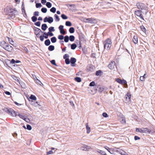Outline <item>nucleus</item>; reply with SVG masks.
I'll return each mask as SVG.
<instances>
[{"instance_id": "nucleus-57", "label": "nucleus", "mask_w": 155, "mask_h": 155, "mask_svg": "<svg viewBox=\"0 0 155 155\" xmlns=\"http://www.w3.org/2000/svg\"><path fill=\"white\" fill-rule=\"evenodd\" d=\"M60 32L61 34H62L63 35H64L65 33V31L64 30V29L60 30Z\"/></svg>"}, {"instance_id": "nucleus-13", "label": "nucleus", "mask_w": 155, "mask_h": 155, "mask_svg": "<svg viewBox=\"0 0 155 155\" xmlns=\"http://www.w3.org/2000/svg\"><path fill=\"white\" fill-rule=\"evenodd\" d=\"M89 23H92V24H95L97 22V21L96 19L92 18H89Z\"/></svg>"}, {"instance_id": "nucleus-4", "label": "nucleus", "mask_w": 155, "mask_h": 155, "mask_svg": "<svg viewBox=\"0 0 155 155\" xmlns=\"http://www.w3.org/2000/svg\"><path fill=\"white\" fill-rule=\"evenodd\" d=\"M136 131L137 132L149 134H152L155 132V131H154V132H153L151 130H149L146 128H137L136 129Z\"/></svg>"}, {"instance_id": "nucleus-8", "label": "nucleus", "mask_w": 155, "mask_h": 155, "mask_svg": "<svg viewBox=\"0 0 155 155\" xmlns=\"http://www.w3.org/2000/svg\"><path fill=\"white\" fill-rule=\"evenodd\" d=\"M91 148V147L90 146L85 145L82 146L81 148V149L83 150H88Z\"/></svg>"}, {"instance_id": "nucleus-61", "label": "nucleus", "mask_w": 155, "mask_h": 155, "mask_svg": "<svg viewBox=\"0 0 155 155\" xmlns=\"http://www.w3.org/2000/svg\"><path fill=\"white\" fill-rule=\"evenodd\" d=\"M40 39L41 41H43L44 40V37L42 35L40 37Z\"/></svg>"}, {"instance_id": "nucleus-59", "label": "nucleus", "mask_w": 155, "mask_h": 155, "mask_svg": "<svg viewBox=\"0 0 155 155\" xmlns=\"http://www.w3.org/2000/svg\"><path fill=\"white\" fill-rule=\"evenodd\" d=\"M34 15L35 16H38L39 15V12L38 11H36L34 12Z\"/></svg>"}, {"instance_id": "nucleus-42", "label": "nucleus", "mask_w": 155, "mask_h": 155, "mask_svg": "<svg viewBox=\"0 0 155 155\" xmlns=\"http://www.w3.org/2000/svg\"><path fill=\"white\" fill-rule=\"evenodd\" d=\"M49 31L51 32L52 31H54V27H51L48 28Z\"/></svg>"}, {"instance_id": "nucleus-7", "label": "nucleus", "mask_w": 155, "mask_h": 155, "mask_svg": "<svg viewBox=\"0 0 155 155\" xmlns=\"http://www.w3.org/2000/svg\"><path fill=\"white\" fill-rule=\"evenodd\" d=\"M131 97V94L129 93H127L125 97V102L126 103H129L130 101Z\"/></svg>"}, {"instance_id": "nucleus-38", "label": "nucleus", "mask_w": 155, "mask_h": 155, "mask_svg": "<svg viewBox=\"0 0 155 155\" xmlns=\"http://www.w3.org/2000/svg\"><path fill=\"white\" fill-rule=\"evenodd\" d=\"M65 63L67 64H70V61L69 58H67L65 59Z\"/></svg>"}, {"instance_id": "nucleus-28", "label": "nucleus", "mask_w": 155, "mask_h": 155, "mask_svg": "<svg viewBox=\"0 0 155 155\" xmlns=\"http://www.w3.org/2000/svg\"><path fill=\"white\" fill-rule=\"evenodd\" d=\"M69 31L71 33H73L74 32V29L73 27H71L69 29Z\"/></svg>"}, {"instance_id": "nucleus-41", "label": "nucleus", "mask_w": 155, "mask_h": 155, "mask_svg": "<svg viewBox=\"0 0 155 155\" xmlns=\"http://www.w3.org/2000/svg\"><path fill=\"white\" fill-rule=\"evenodd\" d=\"M142 31L144 33L146 32V28L143 26H141L140 27Z\"/></svg>"}, {"instance_id": "nucleus-26", "label": "nucleus", "mask_w": 155, "mask_h": 155, "mask_svg": "<svg viewBox=\"0 0 155 155\" xmlns=\"http://www.w3.org/2000/svg\"><path fill=\"white\" fill-rule=\"evenodd\" d=\"M104 148L109 152H110L111 154H113V151H111V149L109 147H104Z\"/></svg>"}, {"instance_id": "nucleus-60", "label": "nucleus", "mask_w": 155, "mask_h": 155, "mask_svg": "<svg viewBox=\"0 0 155 155\" xmlns=\"http://www.w3.org/2000/svg\"><path fill=\"white\" fill-rule=\"evenodd\" d=\"M48 18L47 17H45L44 19V22H47V21H48Z\"/></svg>"}, {"instance_id": "nucleus-21", "label": "nucleus", "mask_w": 155, "mask_h": 155, "mask_svg": "<svg viewBox=\"0 0 155 155\" xmlns=\"http://www.w3.org/2000/svg\"><path fill=\"white\" fill-rule=\"evenodd\" d=\"M133 42L135 44H137L138 42L137 38V36H134L133 39Z\"/></svg>"}, {"instance_id": "nucleus-14", "label": "nucleus", "mask_w": 155, "mask_h": 155, "mask_svg": "<svg viewBox=\"0 0 155 155\" xmlns=\"http://www.w3.org/2000/svg\"><path fill=\"white\" fill-rule=\"evenodd\" d=\"M86 129L87 130V134H89L91 131L90 127L89 126L88 123L86 124Z\"/></svg>"}, {"instance_id": "nucleus-10", "label": "nucleus", "mask_w": 155, "mask_h": 155, "mask_svg": "<svg viewBox=\"0 0 155 155\" xmlns=\"http://www.w3.org/2000/svg\"><path fill=\"white\" fill-rule=\"evenodd\" d=\"M115 64L114 61H111L108 65V68L110 69H113L114 68Z\"/></svg>"}, {"instance_id": "nucleus-31", "label": "nucleus", "mask_w": 155, "mask_h": 155, "mask_svg": "<svg viewBox=\"0 0 155 155\" xmlns=\"http://www.w3.org/2000/svg\"><path fill=\"white\" fill-rule=\"evenodd\" d=\"M75 80L78 82H80L81 81V78L78 77H77L75 78Z\"/></svg>"}, {"instance_id": "nucleus-49", "label": "nucleus", "mask_w": 155, "mask_h": 155, "mask_svg": "<svg viewBox=\"0 0 155 155\" xmlns=\"http://www.w3.org/2000/svg\"><path fill=\"white\" fill-rule=\"evenodd\" d=\"M69 57V55L68 54H66L63 56V58L64 59H67V58H68Z\"/></svg>"}, {"instance_id": "nucleus-9", "label": "nucleus", "mask_w": 155, "mask_h": 155, "mask_svg": "<svg viewBox=\"0 0 155 155\" xmlns=\"http://www.w3.org/2000/svg\"><path fill=\"white\" fill-rule=\"evenodd\" d=\"M71 63V65L72 66H74L75 63L76 61V59L74 58H71L70 60Z\"/></svg>"}, {"instance_id": "nucleus-46", "label": "nucleus", "mask_w": 155, "mask_h": 155, "mask_svg": "<svg viewBox=\"0 0 155 155\" xmlns=\"http://www.w3.org/2000/svg\"><path fill=\"white\" fill-rule=\"evenodd\" d=\"M33 104L34 106H35L36 107H39L41 106L39 104H38V103L37 102L35 103H34V104Z\"/></svg>"}, {"instance_id": "nucleus-2", "label": "nucleus", "mask_w": 155, "mask_h": 155, "mask_svg": "<svg viewBox=\"0 0 155 155\" xmlns=\"http://www.w3.org/2000/svg\"><path fill=\"white\" fill-rule=\"evenodd\" d=\"M4 111L8 113V114L11 116H22L21 115L19 114L18 113H16L15 111L12 108L5 107L3 109Z\"/></svg>"}, {"instance_id": "nucleus-17", "label": "nucleus", "mask_w": 155, "mask_h": 155, "mask_svg": "<svg viewBox=\"0 0 155 155\" xmlns=\"http://www.w3.org/2000/svg\"><path fill=\"white\" fill-rule=\"evenodd\" d=\"M48 27L47 25L45 24H43L41 25V29L44 31Z\"/></svg>"}, {"instance_id": "nucleus-56", "label": "nucleus", "mask_w": 155, "mask_h": 155, "mask_svg": "<svg viewBox=\"0 0 155 155\" xmlns=\"http://www.w3.org/2000/svg\"><path fill=\"white\" fill-rule=\"evenodd\" d=\"M51 64L54 65H56V64L55 63V61L54 60H53L51 61Z\"/></svg>"}, {"instance_id": "nucleus-44", "label": "nucleus", "mask_w": 155, "mask_h": 155, "mask_svg": "<svg viewBox=\"0 0 155 155\" xmlns=\"http://www.w3.org/2000/svg\"><path fill=\"white\" fill-rule=\"evenodd\" d=\"M116 81L118 83L120 84H122V80L121 79L119 78H117L116 79Z\"/></svg>"}, {"instance_id": "nucleus-32", "label": "nucleus", "mask_w": 155, "mask_h": 155, "mask_svg": "<svg viewBox=\"0 0 155 155\" xmlns=\"http://www.w3.org/2000/svg\"><path fill=\"white\" fill-rule=\"evenodd\" d=\"M46 5V6L48 8H50L52 6L51 4L49 2H47Z\"/></svg>"}, {"instance_id": "nucleus-51", "label": "nucleus", "mask_w": 155, "mask_h": 155, "mask_svg": "<svg viewBox=\"0 0 155 155\" xmlns=\"http://www.w3.org/2000/svg\"><path fill=\"white\" fill-rule=\"evenodd\" d=\"M95 85V82L94 81H92L89 84V86H94Z\"/></svg>"}, {"instance_id": "nucleus-45", "label": "nucleus", "mask_w": 155, "mask_h": 155, "mask_svg": "<svg viewBox=\"0 0 155 155\" xmlns=\"http://www.w3.org/2000/svg\"><path fill=\"white\" fill-rule=\"evenodd\" d=\"M42 6V5L40 3H36V7L37 8L41 7Z\"/></svg>"}, {"instance_id": "nucleus-54", "label": "nucleus", "mask_w": 155, "mask_h": 155, "mask_svg": "<svg viewBox=\"0 0 155 155\" xmlns=\"http://www.w3.org/2000/svg\"><path fill=\"white\" fill-rule=\"evenodd\" d=\"M41 23L40 21H38L35 23V25L38 26H40Z\"/></svg>"}, {"instance_id": "nucleus-30", "label": "nucleus", "mask_w": 155, "mask_h": 155, "mask_svg": "<svg viewBox=\"0 0 155 155\" xmlns=\"http://www.w3.org/2000/svg\"><path fill=\"white\" fill-rule=\"evenodd\" d=\"M29 98L32 100H36V97L33 95L31 94Z\"/></svg>"}, {"instance_id": "nucleus-23", "label": "nucleus", "mask_w": 155, "mask_h": 155, "mask_svg": "<svg viewBox=\"0 0 155 155\" xmlns=\"http://www.w3.org/2000/svg\"><path fill=\"white\" fill-rule=\"evenodd\" d=\"M75 37L74 36L71 35L69 37V39L71 41H74Z\"/></svg>"}, {"instance_id": "nucleus-18", "label": "nucleus", "mask_w": 155, "mask_h": 155, "mask_svg": "<svg viewBox=\"0 0 155 155\" xmlns=\"http://www.w3.org/2000/svg\"><path fill=\"white\" fill-rule=\"evenodd\" d=\"M51 44V42L49 39H48L46 40L45 42V44L46 46H48Z\"/></svg>"}, {"instance_id": "nucleus-1", "label": "nucleus", "mask_w": 155, "mask_h": 155, "mask_svg": "<svg viewBox=\"0 0 155 155\" xmlns=\"http://www.w3.org/2000/svg\"><path fill=\"white\" fill-rule=\"evenodd\" d=\"M136 6L139 9L142 11V13L146 15L147 12V8L146 5L142 3H137Z\"/></svg>"}, {"instance_id": "nucleus-36", "label": "nucleus", "mask_w": 155, "mask_h": 155, "mask_svg": "<svg viewBox=\"0 0 155 155\" xmlns=\"http://www.w3.org/2000/svg\"><path fill=\"white\" fill-rule=\"evenodd\" d=\"M31 19H32V21L33 22H35L37 21V18L36 17H35V16H33L32 17Z\"/></svg>"}, {"instance_id": "nucleus-39", "label": "nucleus", "mask_w": 155, "mask_h": 155, "mask_svg": "<svg viewBox=\"0 0 155 155\" xmlns=\"http://www.w3.org/2000/svg\"><path fill=\"white\" fill-rule=\"evenodd\" d=\"M61 17L63 19H66L68 18V17L64 14H62Z\"/></svg>"}, {"instance_id": "nucleus-48", "label": "nucleus", "mask_w": 155, "mask_h": 155, "mask_svg": "<svg viewBox=\"0 0 155 155\" xmlns=\"http://www.w3.org/2000/svg\"><path fill=\"white\" fill-rule=\"evenodd\" d=\"M27 129L29 130H31L32 129L31 126L29 125H27Z\"/></svg>"}, {"instance_id": "nucleus-53", "label": "nucleus", "mask_w": 155, "mask_h": 155, "mask_svg": "<svg viewBox=\"0 0 155 155\" xmlns=\"http://www.w3.org/2000/svg\"><path fill=\"white\" fill-rule=\"evenodd\" d=\"M48 36H52L54 35L53 33L49 31L47 33Z\"/></svg>"}, {"instance_id": "nucleus-5", "label": "nucleus", "mask_w": 155, "mask_h": 155, "mask_svg": "<svg viewBox=\"0 0 155 155\" xmlns=\"http://www.w3.org/2000/svg\"><path fill=\"white\" fill-rule=\"evenodd\" d=\"M1 44L2 47L5 50L8 51H11L12 50L13 48L5 41H2Z\"/></svg>"}, {"instance_id": "nucleus-64", "label": "nucleus", "mask_w": 155, "mask_h": 155, "mask_svg": "<svg viewBox=\"0 0 155 155\" xmlns=\"http://www.w3.org/2000/svg\"><path fill=\"white\" fill-rule=\"evenodd\" d=\"M140 139V138L137 136H135L134 137V139L135 140H139Z\"/></svg>"}, {"instance_id": "nucleus-24", "label": "nucleus", "mask_w": 155, "mask_h": 155, "mask_svg": "<svg viewBox=\"0 0 155 155\" xmlns=\"http://www.w3.org/2000/svg\"><path fill=\"white\" fill-rule=\"evenodd\" d=\"M64 40L65 42H68L69 41V37L68 35L65 36L64 37Z\"/></svg>"}, {"instance_id": "nucleus-3", "label": "nucleus", "mask_w": 155, "mask_h": 155, "mask_svg": "<svg viewBox=\"0 0 155 155\" xmlns=\"http://www.w3.org/2000/svg\"><path fill=\"white\" fill-rule=\"evenodd\" d=\"M103 43L104 49L108 50L110 49L112 43L110 39L109 38H107L104 41Z\"/></svg>"}, {"instance_id": "nucleus-52", "label": "nucleus", "mask_w": 155, "mask_h": 155, "mask_svg": "<svg viewBox=\"0 0 155 155\" xmlns=\"http://www.w3.org/2000/svg\"><path fill=\"white\" fill-rule=\"evenodd\" d=\"M64 36L62 35H59L58 36V38L60 40H62L64 38Z\"/></svg>"}, {"instance_id": "nucleus-25", "label": "nucleus", "mask_w": 155, "mask_h": 155, "mask_svg": "<svg viewBox=\"0 0 155 155\" xmlns=\"http://www.w3.org/2000/svg\"><path fill=\"white\" fill-rule=\"evenodd\" d=\"M105 88L103 87H99L98 91L99 92L101 93L104 90Z\"/></svg>"}, {"instance_id": "nucleus-27", "label": "nucleus", "mask_w": 155, "mask_h": 155, "mask_svg": "<svg viewBox=\"0 0 155 155\" xmlns=\"http://www.w3.org/2000/svg\"><path fill=\"white\" fill-rule=\"evenodd\" d=\"M51 41L53 43H55L56 41V38L55 37H53L51 38Z\"/></svg>"}, {"instance_id": "nucleus-11", "label": "nucleus", "mask_w": 155, "mask_h": 155, "mask_svg": "<svg viewBox=\"0 0 155 155\" xmlns=\"http://www.w3.org/2000/svg\"><path fill=\"white\" fill-rule=\"evenodd\" d=\"M21 118L25 120L27 122L29 123L30 121L32 120V119L30 118H28V117H21Z\"/></svg>"}, {"instance_id": "nucleus-33", "label": "nucleus", "mask_w": 155, "mask_h": 155, "mask_svg": "<svg viewBox=\"0 0 155 155\" xmlns=\"http://www.w3.org/2000/svg\"><path fill=\"white\" fill-rule=\"evenodd\" d=\"M51 12L54 13L56 11V8L54 7L52 8L50 10Z\"/></svg>"}, {"instance_id": "nucleus-58", "label": "nucleus", "mask_w": 155, "mask_h": 155, "mask_svg": "<svg viewBox=\"0 0 155 155\" xmlns=\"http://www.w3.org/2000/svg\"><path fill=\"white\" fill-rule=\"evenodd\" d=\"M90 18H85L84 19V21L85 22L89 23V19Z\"/></svg>"}, {"instance_id": "nucleus-29", "label": "nucleus", "mask_w": 155, "mask_h": 155, "mask_svg": "<svg viewBox=\"0 0 155 155\" xmlns=\"http://www.w3.org/2000/svg\"><path fill=\"white\" fill-rule=\"evenodd\" d=\"M77 47V45L75 44H73L71 45V49L72 50H74Z\"/></svg>"}, {"instance_id": "nucleus-50", "label": "nucleus", "mask_w": 155, "mask_h": 155, "mask_svg": "<svg viewBox=\"0 0 155 155\" xmlns=\"http://www.w3.org/2000/svg\"><path fill=\"white\" fill-rule=\"evenodd\" d=\"M36 82L37 84L41 85V84H42L41 82L39 80H38L37 78H36V79L35 81Z\"/></svg>"}, {"instance_id": "nucleus-22", "label": "nucleus", "mask_w": 155, "mask_h": 155, "mask_svg": "<svg viewBox=\"0 0 155 155\" xmlns=\"http://www.w3.org/2000/svg\"><path fill=\"white\" fill-rule=\"evenodd\" d=\"M121 155H127V153L125 152L124 151L121 150L119 151Z\"/></svg>"}, {"instance_id": "nucleus-47", "label": "nucleus", "mask_w": 155, "mask_h": 155, "mask_svg": "<svg viewBox=\"0 0 155 155\" xmlns=\"http://www.w3.org/2000/svg\"><path fill=\"white\" fill-rule=\"evenodd\" d=\"M54 16L55 18L56 21H59L60 20V18H59L58 16L56 14H55Z\"/></svg>"}, {"instance_id": "nucleus-16", "label": "nucleus", "mask_w": 155, "mask_h": 155, "mask_svg": "<svg viewBox=\"0 0 155 155\" xmlns=\"http://www.w3.org/2000/svg\"><path fill=\"white\" fill-rule=\"evenodd\" d=\"M79 39L80 40V44L81 41H82L84 40V36L82 34H80L79 35Z\"/></svg>"}, {"instance_id": "nucleus-6", "label": "nucleus", "mask_w": 155, "mask_h": 155, "mask_svg": "<svg viewBox=\"0 0 155 155\" xmlns=\"http://www.w3.org/2000/svg\"><path fill=\"white\" fill-rule=\"evenodd\" d=\"M142 12V11L139 10H137L135 11V14L137 17L138 18H140L141 19L144 20Z\"/></svg>"}, {"instance_id": "nucleus-34", "label": "nucleus", "mask_w": 155, "mask_h": 155, "mask_svg": "<svg viewBox=\"0 0 155 155\" xmlns=\"http://www.w3.org/2000/svg\"><path fill=\"white\" fill-rule=\"evenodd\" d=\"M65 25L66 26H71L72 25L71 23L69 21H66L65 23Z\"/></svg>"}, {"instance_id": "nucleus-55", "label": "nucleus", "mask_w": 155, "mask_h": 155, "mask_svg": "<svg viewBox=\"0 0 155 155\" xmlns=\"http://www.w3.org/2000/svg\"><path fill=\"white\" fill-rule=\"evenodd\" d=\"M63 28H64V26L63 25H60L59 27V30L60 31L61 30H62L64 29Z\"/></svg>"}, {"instance_id": "nucleus-43", "label": "nucleus", "mask_w": 155, "mask_h": 155, "mask_svg": "<svg viewBox=\"0 0 155 155\" xmlns=\"http://www.w3.org/2000/svg\"><path fill=\"white\" fill-rule=\"evenodd\" d=\"M101 70L97 71L96 72V75L97 76H99L101 74Z\"/></svg>"}, {"instance_id": "nucleus-19", "label": "nucleus", "mask_w": 155, "mask_h": 155, "mask_svg": "<svg viewBox=\"0 0 155 155\" xmlns=\"http://www.w3.org/2000/svg\"><path fill=\"white\" fill-rule=\"evenodd\" d=\"M48 21H47V22H48L49 23H51L53 21V19L52 17H49L48 18Z\"/></svg>"}, {"instance_id": "nucleus-63", "label": "nucleus", "mask_w": 155, "mask_h": 155, "mask_svg": "<svg viewBox=\"0 0 155 155\" xmlns=\"http://www.w3.org/2000/svg\"><path fill=\"white\" fill-rule=\"evenodd\" d=\"M53 153V152L52 150H50L47 152V154H50Z\"/></svg>"}, {"instance_id": "nucleus-12", "label": "nucleus", "mask_w": 155, "mask_h": 155, "mask_svg": "<svg viewBox=\"0 0 155 155\" xmlns=\"http://www.w3.org/2000/svg\"><path fill=\"white\" fill-rule=\"evenodd\" d=\"M119 120L122 124H125L126 122L125 117H119Z\"/></svg>"}, {"instance_id": "nucleus-62", "label": "nucleus", "mask_w": 155, "mask_h": 155, "mask_svg": "<svg viewBox=\"0 0 155 155\" xmlns=\"http://www.w3.org/2000/svg\"><path fill=\"white\" fill-rule=\"evenodd\" d=\"M140 80L141 81H144L145 79L144 78V77L142 76H140Z\"/></svg>"}, {"instance_id": "nucleus-20", "label": "nucleus", "mask_w": 155, "mask_h": 155, "mask_svg": "<svg viewBox=\"0 0 155 155\" xmlns=\"http://www.w3.org/2000/svg\"><path fill=\"white\" fill-rule=\"evenodd\" d=\"M54 47L53 45H50L48 48V49L50 51L54 50Z\"/></svg>"}, {"instance_id": "nucleus-37", "label": "nucleus", "mask_w": 155, "mask_h": 155, "mask_svg": "<svg viewBox=\"0 0 155 155\" xmlns=\"http://www.w3.org/2000/svg\"><path fill=\"white\" fill-rule=\"evenodd\" d=\"M41 12L44 13H45L47 11V9L46 8H42L41 9Z\"/></svg>"}, {"instance_id": "nucleus-15", "label": "nucleus", "mask_w": 155, "mask_h": 155, "mask_svg": "<svg viewBox=\"0 0 155 155\" xmlns=\"http://www.w3.org/2000/svg\"><path fill=\"white\" fill-rule=\"evenodd\" d=\"M96 151L97 152L99 153L102 155H106V153L103 150H100L98 149H97L96 150Z\"/></svg>"}, {"instance_id": "nucleus-35", "label": "nucleus", "mask_w": 155, "mask_h": 155, "mask_svg": "<svg viewBox=\"0 0 155 155\" xmlns=\"http://www.w3.org/2000/svg\"><path fill=\"white\" fill-rule=\"evenodd\" d=\"M8 41L12 45H13V44L14 43V41H13L12 40V39L11 38H9L8 37Z\"/></svg>"}, {"instance_id": "nucleus-40", "label": "nucleus", "mask_w": 155, "mask_h": 155, "mask_svg": "<svg viewBox=\"0 0 155 155\" xmlns=\"http://www.w3.org/2000/svg\"><path fill=\"white\" fill-rule=\"evenodd\" d=\"M48 35L47 33L45 32H44L43 34V36L46 39H47L48 38Z\"/></svg>"}]
</instances>
